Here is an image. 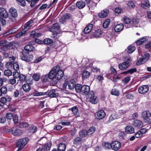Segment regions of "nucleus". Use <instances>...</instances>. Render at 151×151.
<instances>
[{
	"label": "nucleus",
	"instance_id": "20",
	"mask_svg": "<svg viewBox=\"0 0 151 151\" xmlns=\"http://www.w3.org/2000/svg\"><path fill=\"white\" fill-rule=\"evenodd\" d=\"M142 2L141 4V6L143 8L147 9L150 6V4L147 0H142Z\"/></svg>",
	"mask_w": 151,
	"mask_h": 151
},
{
	"label": "nucleus",
	"instance_id": "58",
	"mask_svg": "<svg viewBox=\"0 0 151 151\" xmlns=\"http://www.w3.org/2000/svg\"><path fill=\"white\" fill-rule=\"evenodd\" d=\"M6 118L9 120L11 119L13 117L12 114L10 113H7L6 115Z\"/></svg>",
	"mask_w": 151,
	"mask_h": 151
},
{
	"label": "nucleus",
	"instance_id": "33",
	"mask_svg": "<svg viewBox=\"0 0 151 151\" xmlns=\"http://www.w3.org/2000/svg\"><path fill=\"white\" fill-rule=\"evenodd\" d=\"M118 117V115L117 114H112L109 117V120L107 122V123H109L111 121L117 119Z\"/></svg>",
	"mask_w": 151,
	"mask_h": 151
},
{
	"label": "nucleus",
	"instance_id": "32",
	"mask_svg": "<svg viewBox=\"0 0 151 151\" xmlns=\"http://www.w3.org/2000/svg\"><path fill=\"white\" fill-rule=\"evenodd\" d=\"M33 21L31 20L30 21L24 24V29L26 30H28L31 26L33 25Z\"/></svg>",
	"mask_w": 151,
	"mask_h": 151
},
{
	"label": "nucleus",
	"instance_id": "16",
	"mask_svg": "<svg viewBox=\"0 0 151 151\" xmlns=\"http://www.w3.org/2000/svg\"><path fill=\"white\" fill-rule=\"evenodd\" d=\"M12 133L14 136H20L22 134V132L20 129H14V128L12 129Z\"/></svg>",
	"mask_w": 151,
	"mask_h": 151
},
{
	"label": "nucleus",
	"instance_id": "24",
	"mask_svg": "<svg viewBox=\"0 0 151 151\" xmlns=\"http://www.w3.org/2000/svg\"><path fill=\"white\" fill-rule=\"evenodd\" d=\"M109 12V11L107 9L104 10L103 11L98 14V16L101 18L105 17L107 16Z\"/></svg>",
	"mask_w": 151,
	"mask_h": 151
},
{
	"label": "nucleus",
	"instance_id": "35",
	"mask_svg": "<svg viewBox=\"0 0 151 151\" xmlns=\"http://www.w3.org/2000/svg\"><path fill=\"white\" fill-rule=\"evenodd\" d=\"M51 145L52 143L51 142H50L49 143L45 144L42 149L44 151L45 150H49L51 146Z\"/></svg>",
	"mask_w": 151,
	"mask_h": 151
},
{
	"label": "nucleus",
	"instance_id": "44",
	"mask_svg": "<svg viewBox=\"0 0 151 151\" xmlns=\"http://www.w3.org/2000/svg\"><path fill=\"white\" fill-rule=\"evenodd\" d=\"M75 89L77 92H81V88L82 86L79 84H77L75 85Z\"/></svg>",
	"mask_w": 151,
	"mask_h": 151
},
{
	"label": "nucleus",
	"instance_id": "59",
	"mask_svg": "<svg viewBox=\"0 0 151 151\" xmlns=\"http://www.w3.org/2000/svg\"><path fill=\"white\" fill-rule=\"evenodd\" d=\"M13 67L14 70L16 71L19 69V66L17 62H15L13 65Z\"/></svg>",
	"mask_w": 151,
	"mask_h": 151
},
{
	"label": "nucleus",
	"instance_id": "31",
	"mask_svg": "<svg viewBox=\"0 0 151 151\" xmlns=\"http://www.w3.org/2000/svg\"><path fill=\"white\" fill-rule=\"evenodd\" d=\"M66 145L64 143H61L59 144L58 147V150L59 151H64L66 149Z\"/></svg>",
	"mask_w": 151,
	"mask_h": 151
},
{
	"label": "nucleus",
	"instance_id": "54",
	"mask_svg": "<svg viewBox=\"0 0 151 151\" xmlns=\"http://www.w3.org/2000/svg\"><path fill=\"white\" fill-rule=\"evenodd\" d=\"M124 21L125 23L126 24H128L131 22V20L130 19L127 17H124Z\"/></svg>",
	"mask_w": 151,
	"mask_h": 151
},
{
	"label": "nucleus",
	"instance_id": "18",
	"mask_svg": "<svg viewBox=\"0 0 151 151\" xmlns=\"http://www.w3.org/2000/svg\"><path fill=\"white\" fill-rule=\"evenodd\" d=\"M83 142V140L81 137H77L74 138L73 140V144L76 145H80Z\"/></svg>",
	"mask_w": 151,
	"mask_h": 151
},
{
	"label": "nucleus",
	"instance_id": "55",
	"mask_svg": "<svg viewBox=\"0 0 151 151\" xmlns=\"http://www.w3.org/2000/svg\"><path fill=\"white\" fill-rule=\"evenodd\" d=\"M119 91L115 89H113L111 92V94L117 96L119 95Z\"/></svg>",
	"mask_w": 151,
	"mask_h": 151
},
{
	"label": "nucleus",
	"instance_id": "17",
	"mask_svg": "<svg viewBox=\"0 0 151 151\" xmlns=\"http://www.w3.org/2000/svg\"><path fill=\"white\" fill-rule=\"evenodd\" d=\"M24 48L26 51L25 53L28 54L29 52L33 51L35 50V47L30 45H27L25 46Z\"/></svg>",
	"mask_w": 151,
	"mask_h": 151
},
{
	"label": "nucleus",
	"instance_id": "9",
	"mask_svg": "<svg viewBox=\"0 0 151 151\" xmlns=\"http://www.w3.org/2000/svg\"><path fill=\"white\" fill-rule=\"evenodd\" d=\"M149 90V87L147 85L140 86L138 89L139 93L143 94L147 92Z\"/></svg>",
	"mask_w": 151,
	"mask_h": 151
},
{
	"label": "nucleus",
	"instance_id": "13",
	"mask_svg": "<svg viewBox=\"0 0 151 151\" xmlns=\"http://www.w3.org/2000/svg\"><path fill=\"white\" fill-rule=\"evenodd\" d=\"M64 75V71L62 70H59L58 69L56 74V79L60 80L63 77Z\"/></svg>",
	"mask_w": 151,
	"mask_h": 151
},
{
	"label": "nucleus",
	"instance_id": "8",
	"mask_svg": "<svg viewBox=\"0 0 151 151\" xmlns=\"http://www.w3.org/2000/svg\"><path fill=\"white\" fill-rule=\"evenodd\" d=\"M84 61L83 63L84 66H85L84 68H91V70H93L94 68L92 66L93 64L91 63L88 60L86 59L83 60L82 62Z\"/></svg>",
	"mask_w": 151,
	"mask_h": 151
},
{
	"label": "nucleus",
	"instance_id": "21",
	"mask_svg": "<svg viewBox=\"0 0 151 151\" xmlns=\"http://www.w3.org/2000/svg\"><path fill=\"white\" fill-rule=\"evenodd\" d=\"M76 85V82L74 79H71L68 83V86L70 90L74 88Z\"/></svg>",
	"mask_w": 151,
	"mask_h": 151
},
{
	"label": "nucleus",
	"instance_id": "52",
	"mask_svg": "<svg viewBox=\"0 0 151 151\" xmlns=\"http://www.w3.org/2000/svg\"><path fill=\"white\" fill-rule=\"evenodd\" d=\"M18 4L21 6H24L26 5V2L24 0H16Z\"/></svg>",
	"mask_w": 151,
	"mask_h": 151
},
{
	"label": "nucleus",
	"instance_id": "39",
	"mask_svg": "<svg viewBox=\"0 0 151 151\" xmlns=\"http://www.w3.org/2000/svg\"><path fill=\"white\" fill-rule=\"evenodd\" d=\"M79 135L82 137H85L88 135L87 131L85 130H81L79 132Z\"/></svg>",
	"mask_w": 151,
	"mask_h": 151
},
{
	"label": "nucleus",
	"instance_id": "46",
	"mask_svg": "<svg viewBox=\"0 0 151 151\" xmlns=\"http://www.w3.org/2000/svg\"><path fill=\"white\" fill-rule=\"evenodd\" d=\"M110 22V20L109 19H107L103 23V26L104 28H106L108 27Z\"/></svg>",
	"mask_w": 151,
	"mask_h": 151
},
{
	"label": "nucleus",
	"instance_id": "34",
	"mask_svg": "<svg viewBox=\"0 0 151 151\" xmlns=\"http://www.w3.org/2000/svg\"><path fill=\"white\" fill-rule=\"evenodd\" d=\"M37 127L35 126L32 125L29 127L28 132L29 133H34L37 131Z\"/></svg>",
	"mask_w": 151,
	"mask_h": 151
},
{
	"label": "nucleus",
	"instance_id": "15",
	"mask_svg": "<svg viewBox=\"0 0 151 151\" xmlns=\"http://www.w3.org/2000/svg\"><path fill=\"white\" fill-rule=\"evenodd\" d=\"M90 90V87L86 85H84L82 86L81 92L85 95H87L89 93Z\"/></svg>",
	"mask_w": 151,
	"mask_h": 151
},
{
	"label": "nucleus",
	"instance_id": "5",
	"mask_svg": "<svg viewBox=\"0 0 151 151\" xmlns=\"http://www.w3.org/2000/svg\"><path fill=\"white\" fill-rule=\"evenodd\" d=\"M111 149L115 151H118L121 147V144L117 141H113L111 142Z\"/></svg>",
	"mask_w": 151,
	"mask_h": 151
},
{
	"label": "nucleus",
	"instance_id": "1",
	"mask_svg": "<svg viewBox=\"0 0 151 151\" xmlns=\"http://www.w3.org/2000/svg\"><path fill=\"white\" fill-rule=\"evenodd\" d=\"M9 13L11 15L9 18L10 20L12 22L16 21V18L18 16V13L17 10L13 7H11L9 9Z\"/></svg>",
	"mask_w": 151,
	"mask_h": 151
},
{
	"label": "nucleus",
	"instance_id": "63",
	"mask_svg": "<svg viewBox=\"0 0 151 151\" xmlns=\"http://www.w3.org/2000/svg\"><path fill=\"white\" fill-rule=\"evenodd\" d=\"M71 111L73 113L76 115L77 114L78 112V109L76 106H74L71 108Z\"/></svg>",
	"mask_w": 151,
	"mask_h": 151
},
{
	"label": "nucleus",
	"instance_id": "6",
	"mask_svg": "<svg viewBox=\"0 0 151 151\" xmlns=\"http://www.w3.org/2000/svg\"><path fill=\"white\" fill-rule=\"evenodd\" d=\"M60 26L58 23H56L53 24L52 27L50 29V31L54 33L57 36V34L59 32Z\"/></svg>",
	"mask_w": 151,
	"mask_h": 151
},
{
	"label": "nucleus",
	"instance_id": "27",
	"mask_svg": "<svg viewBox=\"0 0 151 151\" xmlns=\"http://www.w3.org/2000/svg\"><path fill=\"white\" fill-rule=\"evenodd\" d=\"M94 93L91 92L88 94V99L89 101L93 104H94Z\"/></svg>",
	"mask_w": 151,
	"mask_h": 151
},
{
	"label": "nucleus",
	"instance_id": "37",
	"mask_svg": "<svg viewBox=\"0 0 151 151\" xmlns=\"http://www.w3.org/2000/svg\"><path fill=\"white\" fill-rule=\"evenodd\" d=\"M90 76V73L87 71H84L82 73V77L83 79H86L88 78Z\"/></svg>",
	"mask_w": 151,
	"mask_h": 151
},
{
	"label": "nucleus",
	"instance_id": "11",
	"mask_svg": "<svg viewBox=\"0 0 151 151\" xmlns=\"http://www.w3.org/2000/svg\"><path fill=\"white\" fill-rule=\"evenodd\" d=\"M105 112L103 110H101L96 113V118L98 119H101L104 118L106 116Z\"/></svg>",
	"mask_w": 151,
	"mask_h": 151
},
{
	"label": "nucleus",
	"instance_id": "64",
	"mask_svg": "<svg viewBox=\"0 0 151 151\" xmlns=\"http://www.w3.org/2000/svg\"><path fill=\"white\" fill-rule=\"evenodd\" d=\"M145 62H143V59L142 58H140L136 63L137 65H140L142 64L145 63Z\"/></svg>",
	"mask_w": 151,
	"mask_h": 151
},
{
	"label": "nucleus",
	"instance_id": "3",
	"mask_svg": "<svg viewBox=\"0 0 151 151\" xmlns=\"http://www.w3.org/2000/svg\"><path fill=\"white\" fill-rule=\"evenodd\" d=\"M27 53L23 52L21 55V59L27 62H29L33 60V56L32 55H29Z\"/></svg>",
	"mask_w": 151,
	"mask_h": 151
},
{
	"label": "nucleus",
	"instance_id": "49",
	"mask_svg": "<svg viewBox=\"0 0 151 151\" xmlns=\"http://www.w3.org/2000/svg\"><path fill=\"white\" fill-rule=\"evenodd\" d=\"M19 80L22 83H23L26 80V77L22 74H21L19 77Z\"/></svg>",
	"mask_w": 151,
	"mask_h": 151
},
{
	"label": "nucleus",
	"instance_id": "23",
	"mask_svg": "<svg viewBox=\"0 0 151 151\" xmlns=\"http://www.w3.org/2000/svg\"><path fill=\"white\" fill-rule=\"evenodd\" d=\"M132 125L137 128H140L142 126V123L139 120H136L133 122Z\"/></svg>",
	"mask_w": 151,
	"mask_h": 151
},
{
	"label": "nucleus",
	"instance_id": "40",
	"mask_svg": "<svg viewBox=\"0 0 151 151\" xmlns=\"http://www.w3.org/2000/svg\"><path fill=\"white\" fill-rule=\"evenodd\" d=\"M40 75L38 73H35L32 76L33 79L36 81H38L40 79Z\"/></svg>",
	"mask_w": 151,
	"mask_h": 151
},
{
	"label": "nucleus",
	"instance_id": "62",
	"mask_svg": "<svg viewBox=\"0 0 151 151\" xmlns=\"http://www.w3.org/2000/svg\"><path fill=\"white\" fill-rule=\"evenodd\" d=\"M111 143H109L108 142L105 143L104 144V147L106 149H110L111 148Z\"/></svg>",
	"mask_w": 151,
	"mask_h": 151
},
{
	"label": "nucleus",
	"instance_id": "29",
	"mask_svg": "<svg viewBox=\"0 0 151 151\" xmlns=\"http://www.w3.org/2000/svg\"><path fill=\"white\" fill-rule=\"evenodd\" d=\"M124 27V25L123 24H119L115 27L114 29L116 32H118L122 30Z\"/></svg>",
	"mask_w": 151,
	"mask_h": 151
},
{
	"label": "nucleus",
	"instance_id": "22",
	"mask_svg": "<svg viewBox=\"0 0 151 151\" xmlns=\"http://www.w3.org/2000/svg\"><path fill=\"white\" fill-rule=\"evenodd\" d=\"M125 132L127 134H132L134 132V129L132 126H128L125 128Z\"/></svg>",
	"mask_w": 151,
	"mask_h": 151
},
{
	"label": "nucleus",
	"instance_id": "10",
	"mask_svg": "<svg viewBox=\"0 0 151 151\" xmlns=\"http://www.w3.org/2000/svg\"><path fill=\"white\" fill-rule=\"evenodd\" d=\"M0 17L7 18L8 17V14L6 11L3 8H0Z\"/></svg>",
	"mask_w": 151,
	"mask_h": 151
},
{
	"label": "nucleus",
	"instance_id": "43",
	"mask_svg": "<svg viewBox=\"0 0 151 151\" xmlns=\"http://www.w3.org/2000/svg\"><path fill=\"white\" fill-rule=\"evenodd\" d=\"M43 43L46 44L50 45L51 44L52 42V40L50 39L46 38L43 40Z\"/></svg>",
	"mask_w": 151,
	"mask_h": 151
},
{
	"label": "nucleus",
	"instance_id": "38",
	"mask_svg": "<svg viewBox=\"0 0 151 151\" xmlns=\"http://www.w3.org/2000/svg\"><path fill=\"white\" fill-rule=\"evenodd\" d=\"M47 94V93L39 92L38 91H35L33 93V94L34 96H38L44 95H46Z\"/></svg>",
	"mask_w": 151,
	"mask_h": 151
},
{
	"label": "nucleus",
	"instance_id": "57",
	"mask_svg": "<svg viewBox=\"0 0 151 151\" xmlns=\"http://www.w3.org/2000/svg\"><path fill=\"white\" fill-rule=\"evenodd\" d=\"M13 63L12 62H7L5 65L6 67L7 68H10L12 67Z\"/></svg>",
	"mask_w": 151,
	"mask_h": 151
},
{
	"label": "nucleus",
	"instance_id": "25",
	"mask_svg": "<svg viewBox=\"0 0 151 151\" xmlns=\"http://www.w3.org/2000/svg\"><path fill=\"white\" fill-rule=\"evenodd\" d=\"M22 88L25 92H28L31 90V87L29 84L26 83L22 86Z\"/></svg>",
	"mask_w": 151,
	"mask_h": 151
},
{
	"label": "nucleus",
	"instance_id": "36",
	"mask_svg": "<svg viewBox=\"0 0 151 151\" xmlns=\"http://www.w3.org/2000/svg\"><path fill=\"white\" fill-rule=\"evenodd\" d=\"M7 90L6 87L2 86L0 88V96H2L3 94H5L7 93Z\"/></svg>",
	"mask_w": 151,
	"mask_h": 151
},
{
	"label": "nucleus",
	"instance_id": "56",
	"mask_svg": "<svg viewBox=\"0 0 151 151\" xmlns=\"http://www.w3.org/2000/svg\"><path fill=\"white\" fill-rule=\"evenodd\" d=\"M20 74H19L18 73L14 72L13 73V78H14L16 79H18L19 78V77L20 76Z\"/></svg>",
	"mask_w": 151,
	"mask_h": 151
},
{
	"label": "nucleus",
	"instance_id": "12",
	"mask_svg": "<svg viewBox=\"0 0 151 151\" xmlns=\"http://www.w3.org/2000/svg\"><path fill=\"white\" fill-rule=\"evenodd\" d=\"M129 65V62L125 61L120 64L119 68L120 70H123L128 68Z\"/></svg>",
	"mask_w": 151,
	"mask_h": 151
},
{
	"label": "nucleus",
	"instance_id": "14",
	"mask_svg": "<svg viewBox=\"0 0 151 151\" xmlns=\"http://www.w3.org/2000/svg\"><path fill=\"white\" fill-rule=\"evenodd\" d=\"M91 23V24H89L84 28V32L85 34H88L91 31L93 26L92 23H93V24L94 22L92 21Z\"/></svg>",
	"mask_w": 151,
	"mask_h": 151
},
{
	"label": "nucleus",
	"instance_id": "51",
	"mask_svg": "<svg viewBox=\"0 0 151 151\" xmlns=\"http://www.w3.org/2000/svg\"><path fill=\"white\" fill-rule=\"evenodd\" d=\"M87 132L88 135H91L94 132V127H91Z\"/></svg>",
	"mask_w": 151,
	"mask_h": 151
},
{
	"label": "nucleus",
	"instance_id": "47",
	"mask_svg": "<svg viewBox=\"0 0 151 151\" xmlns=\"http://www.w3.org/2000/svg\"><path fill=\"white\" fill-rule=\"evenodd\" d=\"M29 126V124L26 122H22L19 124V127L20 128L26 127Z\"/></svg>",
	"mask_w": 151,
	"mask_h": 151
},
{
	"label": "nucleus",
	"instance_id": "28",
	"mask_svg": "<svg viewBox=\"0 0 151 151\" xmlns=\"http://www.w3.org/2000/svg\"><path fill=\"white\" fill-rule=\"evenodd\" d=\"M150 115L149 111H145L142 113V116L143 119L144 120H146L148 119Z\"/></svg>",
	"mask_w": 151,
	"mask_h": 151
},
{
	"label": "nucleus",
	"instance_id": "30",
	"mask_svg": "<svg viewBox=\"0 0 151 151\" xmlns=\"http://www.w3.org/2000/svg\"><path fill=\"white\" fill-rule=\"evenodd\" d=\"M85 5V3L82 1H78L76 3V6L80 9L83 8Z\"/></svg>",
	"mask_w": 151,
	"mask_h": 151
},
{
	"label": "nucleus",
	"instance_id": "61",
	"mask_svg": "<svg viewBox=\"0 0 151 151\" xmlns=\"http://www.w3.org/2000/svg\"><path fill=\"white\" fill-rule=\"evenodd\" d=\"M19 91L17 89H16L14 92L13 96L16 98L19 97Z\"/></svg>",
	"mask_w": 151,
	"mask_h": 151
},
{
	"label": "nucleus",
	"instance_id": "53",
	"mask_svg": "<svg viewBox=\"0 0 151 151\" xmlns=\"http://www.w3.org/2000/svg\"><path fill=\"white\" fill-rule=\"evenodd\" d=\"M127 5L130 8H133L135 6L134 3L132 1H129L127 3Z\"/></svg>",
	"mask_w": 151,
	"mask_h": 151
},
{
	"label": "nucleus",
	"instance_id": "4",
	"mask_svg": "<svg viewBox=\"0 0 151 151\" xmlns=\"http://www.w3.org/2000/svg\"><path fill=\"white\" fill-rule=\"evenodd\" d=\"M60 66L59 65H57L56 68H54L52 69L49 72L48 77L50 79H53L54 78L56 79V74L58 69H59Z\"/></svg>",
	"mask_w": 151,
	"mask_h": 151
},
{
	"label": "nucleus",
	"instance_id": "60",
	"mask_svg": "<svg viewBox=\"0 0 151 151\" xmlns=\"http://www.w3.org/2000/svg\"><path fill=\"white\" fill-rule=\"evenodd\" d=\"M42 56H40L36 58L34 60V62L35 63H37L40 62L42 59L43 58Z\"/></svg>",
	"mask_w": 151,
	"mask_h": 151
},
{
	"label": "nucleus",
	"instance_id": "7",
	"mask_svg": "<svg viewBox=\"0 0 151 151\" xmlns=\"http://www.w3.org/2000/svg\"><path fill=\"white\" fill-rule=\"evenodd\" d=\"M71 18V15L70 14L66 13L61 17L60 21L62 23H64L67 19H70Z\"/></svg>",
	"mask_w": 151,
	"mask_h": 151
},
{
	"label": "nucleus",
	"instance_id": "26",
	"mask_svg": "<svg viewBox=\"0 0 151 151\" xmlns=\"http://www.w3.org/2000/svg\"><path fill=\"white\" fill-rule=\"evenodd\" d=\"M147 40L148 39L147 38L142 37L139 39L136 42L137 45H139L147 42Z\"/></svg>",
	"mask_w": 151,
	"mask_h": 151
},
{
	"label": "nucleus",
	"instance_id": "41",
	"mask_svg": "<svg viewBox=\"0 0 151 151\" xmlns=\"http://www.w3.org/2000/svg\"><path fill=\"white\" fill-rule=\"evenodd\" d=\"M12 72L10 70H6L4 71V75L7 77H9L11 76L12 74Z\"/></svg>",
	"mask_w": 151,
	"mask_h": 151
},
{
	"label": "nucleus",
	"instance_id": "42",
	"mask_svg": "<svg viewBox=\"0 0 151 151\" xmlns=\"http://www.w3.org/2000/svg\"><path fill=\"white\" fill-rule=\"evenodd\" d=\"M127 49V52L129 53H131L135 50V48L134 46L130 45L128 47Z\"/></svg>",
	"mask_w": 151,
	"mask_h": 151
},
{
	"label": "nucleus",
	"instance_id": "48",
	"mask_svg": "<svg viewBox=\"0 0 151 151\" xmlns=\"http://www.w3.org/2000/svg\"><path fill=\"white\" fill-rule=\"evenodd\" d=\"M149 57V54L148 53H147L145 54L142 57L143 62H145V63L146 62L148 59Z\"/></svg>",
	"mask_w": 151,
	"mask_h": 151
},
{
	"label": "nucleus",
	"instance_id": "45",
	"mask_svg": "<svg viewBox=\"0 0 151 151\" xmlns=\"http://www.w3.org/2000/svg\"><path fill=\"white\" fill-rule=\"evenodd\" d=\"M102 32L100 29L95 31V37H98L101 35Z\"/></svg>",
	"mask_w": 151,
	"mask_h": 151
},
{
	"label": "nucleus",
	"instance_id": "50",
	"mask_svg": "<svg viewBox=\"0 0 151 151\" xmlns=\"http://www.w3.org/2000/svg\"><path fill=\"white\" fill-rule=\"evenodd\" d=\"M16 82V79L13 77L10 78L9 80V83L12 85L15 84Z\"/></svg>",
	"mask_w": 151,
	"mask_h": 151
},
{
	"label": "nucleus",
	"instance_id": "2",
	"mask_svg": "<svg viewBox=\"0 0 151 151\" xmlns=\"http://www.w3.org/2000/svg\"><path fill=\"white\" fill-rule=\"evenodd\" d=\"M28 141V139L26 138H24L19 140L17 144V147L18 148L17 151H20L21 150Z\"/></svg>",
	"mask_w": 151,
	"mask_h": 151
},
{
	"label": "nucleus",
	"instance_id": "19",
	"mask_svg": "<svg viewBox=\"0 0 151 151\" xmlns=\"http://www.w3.org/2000/svg\"><path fill=\"white\" fill-rule=\"evenodd\" d=\"M48 96L51 97H56L58 96V94L56 92L55 90L52 89L49 92H46Z\"/></svg>",
	"mask_w": 151,
	"mask_h": 151
}]
</instances>
